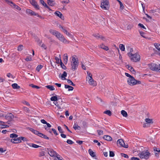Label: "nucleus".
<instances>
[{
	"mask_svg": "<svg viewBox=\"0 0 160 160\" xmlns=\"http://www.w3.org/2000/svg\"><path fill=\"white\" fill-rule=\"evenodd\" d=\"M41 47L45 49H46L47 48V47L46 46V45L44 43H42L41 46Z\"/></svg>",
	"mask_w": 160,
	"mask_h": 160,
	"instance_id": "338daca9",
	"label": "nucleus"
},
{
	"mask_svg": "<svg viewBox=\"0 0 160 160\" xmlns=\"http://www.w3.org/2000/svg\"><path fill=\"white\" fill-rule=\"evenodd\" d=\"M26 12L28 14L30 15L31 16H36L37 17H39L41 19H44V17L41 16L39 15V14L36 13L31 9H27L26 11Z\"/></svg>",
	"mask_w": 160,
	"mask_h": 160,
	"instance_id": "1a4fd4ad",
	"label": "nucleus"
},
{
	"mask_svg": "<svg viewBox=\"0 0 160 160\" xmlns=\"http://www.w3.org/2000/svg\"><path fill=\"white\" fill-rule=\"evenodd\" d=\"M88 152L90 155L93 157L95 159H97L96 157V156L94 152L91 149H89L88 150Z\"/></svg>",
	"mask_w": 160,
	"mask_h": 160,
	"instance_id": "6ab92c4d",
	"label": "nucleus"
},
{
	"mask_svg": "<svg viewBox=\"0 0 160 160\" xmlns=\"http://www.w3.org/2000/svg\"><path fill=\"white\" fill-rule=\"evenodd\" d=\"M29 86L32 87L33 88H36L37 89H39L40 87L34 85L32 84H30L29 85Z\"/></svg>",
	"mask_w": 160,
	"mask_h": 160,
	"instance_id": "37998d69",
	"label": "nucleus"
},
{
	"mask_svg": "<svg viewBox=\"0 0 160 160\" xmlns=\"http://www.w3.org/2000/svg\"><path fill=\"white\" fill-rule=\"evenodd\" d=\"M127 68L133 74H135L136 72L135 70L134 69L132 68L131 66H129V65H127Z\"/></svg>",
	"mask_w": 160,
	"mask_h": 160,
	"instance_id": "412c9836",
	"label": "nucleus"
},
{
	"mask_svg": "<svg viewBox=\"0 0 160 160\" xmlns=\"http://www.w3.org/2000/svg\"><path fill=\"white\" fill-rule=\"evenodd\" d=\"M131 160H140V159L138 158L133 157L131 158Z\"/></svg>",
	"mask_w": 160,
	"mask_h": 160,
	"instance_id": "69168bd1",
	"label": "nucleus"
},
{
	"mask_svg": "<svg viewBox=\"0 0 160 160\" xmlns=\"http://www.w3.org/2000/svg\"><path fill=\"white\" fill-rule=\"evenodd\" d=\"M93 35L97 39H99L100 36V35L98 34H94Z\"/></svg>",
	"mask_w": 160,
	"mask_h": 160,
	"instance_id": "864d4df0",
	"label": "nucleus"
},
{
	"mask_svg": "<svg viewBox=\"0 0 160 160\" xmlns=\"http://www.w3.org/2000/svg\"><path fill=\"white\" fill-rule=\"evenodd\" d=\"M54 104L57 106L58 108L61 109V106L58 103V102L56 101H55L53 102Z\"/></svg>",
	"mask_w": 160,
	"mask_h": 160,
	"instance_id": "8fccbe9b",
	"label": "nucleus"
},
{
	"mask_svg": "<svg viewBox=\"0 0 160 160\" xmlns=\"http://www.w3.org/2000/svg\"><path fill=\"white\" fill-rule=\"evenodd\" d=\"M114 156V152L112 151H110L109 156L110 157H113Z\"/></svg>",
	"mask_w": 160,
	"mask_h": 160,
	"instance_id": "052dcab7",
	"label": "nucleus"
},
{
	"mask_svg": "<svg viewBox=\"0 0 160 160\" xmlns=\"http://www.w3.org/2000/svg\"><path fill=\"white\" fill-rule=\"evenodd\" d=\"M10 141L13 143H18L22 142V141L19 139V137L12 138L11 139Z\"/></svg>",
	"mask_w": 160,
	"mask_h": 160,
	"instance_id": "4468645a",
	"label": "nucleus"
},
{
	"mask_svg": "<svg viewBox=\"0 0 160 160\" xmlns=\"http://www.w3.org/2000/svg\"><path fill=\"white\" fill-rule=\"evenodd\" d=\"M18 135L15 133H12L10 135V137L12 138H17Z\"/></svg>",
	"mask_w": 160,
	"mask_h": 160,
	"instance_id": "4c0bfd02",
	"label": "nucleus"
},
{
	"mask_svg": "<svg viewBox=\"0 0 160 160\" xmlns=\"http://www.w3.org/2000/svg\"><path fill=\"white\" fill-rule=\"evenodd\" d=\"M54 160H62V158L58 154H57L56 156H54Z\"/></svg>",
	"mask_w": 160,
	"mask_h": 160,
	"instance_id": "f704fd0d",
	"label": "nucleus"
},
{
	"mask_svg": "<svg viewBox=\"0 0 160 160\" xmlns=\"http://www.w3.org/2000/svg\"><path fill=\"white\" fill-rule=\"evenodd\" d=\"M9 2L10 3V5L12 6L13 7V8H16L18 10H21V8L18 6L17 5H15V4L13 3L12 2Z\"/></svg>",
	"mask_w": 160,
	"mask_h": 160,
	"instance_id": "a211bd4d",
	"label": "nucleus"
},
{
	"mask_svg": "<svg viewBox=\"0 0 160 160\" xmlns=\"http://www.w3.org/2000/svg\"><path fill=\"white\" fill-rule=\"evenodd\" d=\"M12 86L14 89H19L20 88V87L16 83L12 84Z\"/></svg>",
	"mask_w": 160,
	"mask_h": 160,
	"instance_id": "b1692460",
	"label": "nucleus"
},
{
	"mask_svg": "<svg viewBox=\"0 0 160 160\" xmlns=\"http://www.w3.org/2000/svg\"><path fill=\"white\" fill-rule=\"evenodd\" d=\"M63 59L65 63H67L68 60V56L67 53L65 54L63 56Z\"/></svg>",
	"mask_w": 160,
	"mask_h": 160,
	"instance_id": "bb28decb",
	"label": "nucleus"
},
{
	"mask_svg": "<svg viewBox=\"0 0 160 160\" xmlns=\"http://www.w3.org/2000/svg\"><path fill=\"white\" fill-rule=\"evenodd\" d=\"M45 155V152L44 151H42L39 152V156L41 157Z\"/></svg>",
	"mask_w": 160,
	"mask_h": 160,
	"instance_id": "5fc2aeb1",
	"label": "nucleus"
},
{
	"mask_svg": "<svg viewBox=\"0 0 160 160\" xmlns=\"http://www.w3.org/2000/svg\"><path fill=\"white\" fill-rule=\"evenodd\" d=\"M30 2L32 6L35 5L37 3L35 0H30Z\"/></svg>",
	"mask_w": 160,
	"mask_h": 160,
	"instance_id": "6e6d98bb",
	"label": "nucleus"
},
{
	"mask_svg": "<svg viewBox=\"0 0 160 160\" xmlns=\"http://www.w3.org/2000/svg\"><path fill=\"white\" fill-rule=\"evenodd\" d=\"M33 133L35 134L38 135V136H39L40 134L41 133L40 132H39L38 131H36V130H34V132H33Z\"/></svg>",
	"mask_w": 160,
	"mask_h": 160,
	"instance_id": "13d9d810",
	"label": "nucleus"
},
{
	"mask_svg": "<svg viewBox=\"0 0 160 160\" xmlns=\"http://www.w3.org/2000/svg\"><path fill=\"white\" fill-rule=\"evenodd\" d=\"M64 33L66 34L68 36L72 38L73 37L72 35L69 32H68L67 30L66 29L63 30V32Z\"/></svg>",
	"mask_w": 160,
	"mask_h": 160,
	"instance_id": "393cba45",
	"label": "nucleus"
},
{
	"mask_svg": "<svg viewBox=\"0 0 160 160\" xmlns=\"http://www.w3.org/2000/svg\"><path fill=\"white\" fill-rule=\"evenodd\" d=\"M46 87L51 91H53L55 90V88L52 86L48 85L46 86Z\"/></svg>",
	"mask_w": 160,
	"mask_h": 160,
	"instance_id": "e433bc0d",
	"label": "nucleus"
},
{
	"mask_svg": "<svg viewBox=\"0 0 160 160\" xmlns=\"http://www.w3.org/2000/svg\"><path fill=\"white\" fill-rule=\"evenodd\" d=\"M22 103L23 104H25L27 106H30L29 103L28 102H27L26 101H23Z\"/></svg>",
	"mask_w": 160,
	"mask_h": 160,
	"instance_id": "680f3d73",
	"label": "nucleus"
},
{
	"mask_svg": "<svg viewBox=\"0 0 160 160\" xmlns=\"http://www.w3.org/2000/svg\"><path fill=\"white\" fill-rule=\"evenodd\" d=\"M104 113L108 115L109 116H110L111 115V112L109 110L105 111L104 112Z\"/></svg>",
	"mask_w": 160,
	"mask_h": 160,
	"instance_id": "79ce46f5",
	"label": "nucleus"
},
{
	"mask_svg": "<svg viewBox=\"0 0 160 160\" xmlns=\"http://www.w3.org/2000/svg\"><path fill=\"white\" fill-rule=\"evenodd\" d=\"M103 138L107 140L111 141L112 138L111 137L108 135H104L103 137Z\"/></svg>",
	"mask_w": 160,
	"mask_h": 160,
	"instance_id": "4be33fe9",
	"label": "nucleus"
},
{
	"mask_svg": "<svg viewBox=\"0 0 160 160\" xmlns=\"http://www.w3.org/2000/svg\"><path fill=\"white\" fill-rule=\"evenodd\" d=\"M119 3L120 5V9H122L124 8V6L122 2L119 0H117Z\"/></svg>",
	"mask_w": 160,
	"mask_h": 160,
	"instance_id": "49530a36",
	"label": "nucleus"
},
{
	"mask_svg": "<svg viewBox=\"0 0 160 160\" xmlns=\"http://www.w3.org/2000/svg\"><path fill=\"white\" fill-rule=\"evenodd\" d=\"M58 130L59 131L60 133H62L63 132L60 126H58Z\"/></svg>",
	"mask_w": 160,
	"mask_h": 160,
	"instance_id": "0e129e2a",
	"label": "nucleus"
},
{
	"mask_svg": "<svg viewBox=\"0 0 160 160\" xmlns=\"http://www.w3.org/2000/svg\"><path fill=\"white\" fill-rule=\"evenodd\" d=\"M81 64L82 68L84 70L86 69L85 66L88 67V66H89L90 65V64H89V62L88 61L86 62H81Z\"/></svg>",
	"mask_w": 160,
	"mask_h": 160,
	"instance_id": "f8f14e48",
	"label": "nucleus"
},
{
	"mask_svg": "<svg viewBox=\"0 0 160 160\" xmlns=\"http://www.w3.org/2000/svg\"><path fill=\"white\" fill-rule=\"evenodd\" d=\"M117 143L118 144H119L120 146L122 147H124L125 148H127L128 147L127 145H125L122 139L118 140Z\"/></svg>",
	"mask_w": 160,
	"mask_h": 160,
	"instance_id": "9b49d317",
	"label": "nucleus"
},
{
	"mask_svg": "<svg viewBox=\"0 0 160 160\" xmlns=\"http://www.w3.org/2000/svg\"><path fill=\"white\" fill-rule=\"evenodd\" d=\"M40 2L42 4L44 7L48 8V6L47 5L46 3L43 0H40Z\"/></svg>",
	"mask_w": 160,
	"mask_h": 160,
	"instance_id": "c9c22d12",
	"label": "nucleus"
},
{
	"mask_svg": "<svg viewBox=\"0 0 160 160\" xmlns=\"http://www.w3.org/2000/svg\"><path fill=\"white\" fill-rule=\"evenodd\" d=\"M97 132L99 135L103 134V131L102 130H98Z\"/></svg>",
	"mask_w": 160,
	"mask_h": 160,
	"instance_id": "e2e57ef3",
	"label": "nucleus"
},
{
	"mask_svg": "<svg viewBox=\"0 0 160 160\" xmlns=\"http://www.w3.org/2000/svg\"><path fill=\"white\" fill-rule=\"evenodd\" d=\"M128 84L130 85H133L137 84H140V82L136 80L132 76L128 78Z\"/></svg>",
	"mask_w": 160,
	"mask_h": 160,
	"instance_id": "6e6552de",
	"label": "nucleus"
},
{
	"mask_svg": "<svg viewBox=\"0 0 160 160\" xmlns=\"http://www.w3.org/2000/svg\"><path fill=\"white\" fill-rule=\"evenodd\" d=\"M153 150L154 152L155 156L156 157L158 158L159 157V154L160 152L159 149L156 147H154L153 148Z\"/></svg>",
	"mask_w": 160,
	"mask_h": 160,
	"instance_id": "ddd939ff",
	"label": "nucleus"
},
{
	"mask_svg": "<svg viewBox=\"0 0 160 160\" xmlns=\"http://www.w3.org/2000/svg\"><path fill=\"white\" fill-rule=\"evenodd\" d=\"M27 61H29L32 60V58L31 57H27L25 59Z\"/></svg>",
	"mask_w": 160,
	"mask_h": 160,
	"instance_id": "4d7b16f0",
	"label": "nucleus"
},
{
	"mask_svg": "<svg viewBox=\"0 0 160 160\" xmlns=\"http://www.w3.org/2000/svg\"><path fill=\"white\" fill-rule=\"evenodd\" d=\"M99 47L106 51H108L109 49V48L107 46H105L103 44L100 45Z\"/></svg>",
	"mask_w": 160,
	"mask_h": 160,
	"instance_id": "cd10ccee",
	"label": "nucleus"
},
{
	"mask_svg": "<svg viewBox=\"0 0 160 160\" xmlns=\"http://www.w3.org/2000/svg\"><path fill=\"white\" fill-rule=\"evenodd\" d=\"M67 81L68 83L70 85H72L73 86H75V84H74L73 82L70 80L67 79Z\"/></svg>",
	"mask_w": 160,
	"mask_h": 160,
	"instance_id": "de8ad7c7",
	"label": "nucleus"
},
{
	"mask_svg": "<svg viewBox=\"0 0 160 160\" xmlns=\"http://www.w3.org/2000/svg\"><path fill=\"white\" fill-rule=\"evenodd\" d=\"M154 45L155 48L159 51H160V44L157 43H155ZM160 55V53L158 54Z\"/></svg>",
	"mask_w": 160,
	"mask_h": 160,
	"instance_id": "7c9ffc66",
	"label": "nucleus"
},
{
	"mask_svg": "<svg viewBox=\"0 0 160 160\" xmlns=\"http://www.w3.org/2000/svg\"><path fill=\"white\" fill-rule=\"evenodd\" d=\"M71 65L72 69L74 71L77 69L78 67V60L77 58H75L74 57H72V59Z\"/></svg>",
	"mask_w": 160,
	"mask_h": 160,
	"instance_id": "423d86ee",
	"label": "nucleus"
},
{
	"mask_svg": "<svg viewBox=\"0 0 160 160\" xmlns=\"http://www.w3.org/2000/svg\"><path fill=\"white\" fill-rule=\"evenodd\" d=\"M67 142L69 144H72L73 143V142L70 140H69V139H68V140L67 141Z\"/></svg>",
	"mask_w": 160,
	"mask_h": 160,
	"instance_id": "774afa93",
	"label": "nucleus"
},
{
	"mask_svg": "<svg viewBox=\"0 0 160 160\" xmlns=\"http://www.w3.org/2000/svg\"><path fill=\"white\" fill-rule=\"evenodd\" d=\"M48 4L51 6H53L54 5V2L51 0H48Z\"/></svg>",
	"mask_w": 160,
	"mask_h": 160,
	"instance_id": "473e14b6",
	"label": "nucleus"
},
{
	"mask_svg": "<svg viewBox=\"0 0 160 160\" xmlns=\"http://www.w3.org/2000/svg\"><path fill=\"white\" fill-rule=\"evenodd\" d=\"M60 57L59 58L56 57L55 59L56 60V63L58 64L62 62L61 60L60 59Z\"/></svg>",
	"mask_w": 160,
	"mask_h": 160,
	"instance_id": "58836bf2",
	"label": "nucleus"
},
{
	"mask_svg": "<svg viewBox=\"0 0 160 160\" xmlns=\"http://www.w3.org/2000/svg\"><path fill=\"white\" fill-rule=\"evenodd\" d=\"M73 128L75 130H79L81 129V127L79 126L77 123H75L73 126Z\"/></svg>",
	"mask_w": 160,
	"mask_h": 160,
	"instance_id": "5701e85b",
	"label": "nucleus"
},
{
	"mask_svg": "<svg viewBox=\"0 0 160 160\" xmlns=\"http://www.w3.org/2000/svg\"><path fill=\"white\" fill-rule=\"evenodd\" d=\"M23 46L22 45H19L18 47V51H22L23 48Z\"/></svg>",
	"mask_w": 160,
	"mask_h": 160,
	"instance_id": "603ef678",
	"label": "nucleus"
},
{
	"mask_svg": "<svg viewBox=\"0 0 160 160\" xmlns=\"http://www.w3.org/2000/svg\"><path fill=\"white\" fill-rule=\"evenodd\" d=\"M67 73L64 71L62 74H60L59 75V77L61 78L62 80H65V77L67 76Z\"/></svg>",
	"mask_w": 160,
	"mask_h": 160,
	"instance_id": "aec40b11",
	"label": "nucleus"
},
{
	"mask_svg": "<svg viewBox=\"0 0 160 160\" xmlns=\"http://www.w3.org/2000/svg\"><path fill=\"white\" fill-rule=\"evenodd\" d=\"M49 32L55 36L58 31L52 29H51L49 30Z\"/></svg>",
	"mask_w": 160,
	"mask_h": 160,
	"instance_id": "2f4dec72",
	"label": "nucleus"
},
{
	"mask_svg": "<svg viewBox=\"0 0 160 160\" xmlns=\"http://www.w3.org/2000/svg\"><path fill=\"white\" fill-rule=\"evenodd\" d=\"M31 146L33 148H38L39 147H41L40 146H39L38 145H36V144L34 143H32Z\"/></svg>",
	"mask_w": 160,
	"mask_h": 160,
	"instance_id": "c03bdc74",
	"label": "nucleus"
},
{
	"mask_svg": "<svg viewBox=\"0 0 160 160\" xmlns=\"http://www.w3.org/2000/svg\"><path fill=\"white\" fill-rule=\"evenodd\" d=\"M121 114L124 117H127L128 116L127 112L124 110H122L121 111Z\"/></svg>",
	"mask_w": 160,
	"mask_h": 160,
	"instance_id": "c85d7f7f",
	"label": "nucleus"
},
{
	"mask_svg": "<svg viewBox=\"0 0 160 160\" xmlns=\"http://www.w3.org/2000/svg\"><path fill=\"white\" fill-rule=\"evenodd\" d=\"M138 156L141 159L147 160L151 156V153L148 150H144L139 152Z\"/></svg>",
	"mask_w": 160,
	"mask_h": 160,
	"instance_id": "7ed1b4c3",
	"label": "nucleus"
},
{
	"mask_svg": "<svg viewBox=\"0 0 160 160\" xmlns=\"http://www.w3.org/2000/svg\"><path fill=\"white\" fill-rule=\"evenodd\" d=\"M39 136L45 139H49V138L47 136L41 133L40 134V135Z\"/></svg>",
	"mask_w": 160,
	"mask_h": 160,
	"instance_id": "a19ab883",
	"label": "nucleus"
},
{
	"mask_svg": "<svg viewBox=\"0 0 160 160\" xmlns=\"http://www.w3.org/2000/svg\"><path fill=\"white\" fill-rule=\"evenodd\" d=\"M51 101H56L58 100V98L56 96L52 97L50 98Z\"/></svg>",
	"mask_w": 160,
	"mask_h": 160,
	"instance_id": "ea45409f",
	"label": "nucleus"
},
{
	"mask_svg": "<svg viewBox=\"0 0 160 160\" xmlns=\"http://www.w3.org/2000/svg\"><path fill=\"white\" fill-rule=\"evenodd\" d=\"M65 88H68V91H72L74 88L73 87L68 85H65Z\"/></svg>",
	"mask_w": 160,
	"mask_h": 160,
	"instance_id": "a878e982",
	"label": "nucleus"
},
{
	"mask_svg": "<svg viewBox=\"0 0 160 160\" xmlns=\"http://www.w3.org/2000/svg\"><path fill=\"white\" fill-rule=\"evenodd\" d=\"M121 156L122 157H124L125 158H128V156L124 153H121Z\"/></svg>",
	"mask_w": 160,
	"mask_h": 160,
	"instance_id": "bf43d9fd",
	"label": "nucleus"
},
{
	"mask_svg": "<svg viewBox=\"0 0 160 160\" xmlns=\"http://www.w3.org/2000/svg\"><path fill=\"white\" fill-rule=\"evenodd\" d=\"M54 14L57 16L59 17L62 20L64 19V16H63L62 13H61L60 12L58 11H56L55 12H54Z\"/></svg>",
	"mask_w": 160,
	"mask_h": 160,
	"instance_id": "f3484780",
	"label": "nucleus"
},
{
	"mask_svg": "<svg viewBox=\"0 0 160 160\" xmlns=\"http://www.w3.org/2000/svg\"><path fill=\"white\" fill-rule=\"evenodd\" d=\"M4 117L7 120H10L14 118V116L12 113H9L5 115Z\"/></svg>",
	"mask_w": 160,
	"mask_h": 160,
	"instance_id": "dca6fc26",
	"label": "nucleus"
},
{
	"mask_svg": "<svg viewBox=\"0 0 160 160\" xmlns=\"http://www.w3.org/2000/svg\"><path fill=\"white\" fill-rule=\"evenodd\" d=\"M101 8L103 10H108L110 5L108 0H101Z\"/></svg>",
	"mask_w": 160,
	"mask_h": 160,
	"instance_id": "20e7f679",
	"label": "nucleus"
},
{
	"mask_svg": "<svg viewBox=\"0 0 160 160\" xmlns=\"http://www.w3.org/2000/svg\"><path fill=\"white\" fill-rule=\"evenodd\" d=\"M140 34V35L143 38H147L146 36V34L145 33L141 32L140 31L139 32Z\"/></svg>",
	"mask_w": 160,
	"mask_h": 160,
	"instance_id": "a18cd8bd",
	"label": "nucleus"
},
{
	"mask_svg": "<svg viewBox=\"0 0 160 160\" xmlns=\"http://www.w3.org/2000/svg\"><path fill=\"white\" fill-rule=\"evenodd\" d=\"M87 75L86 77V81L88 84L93 87L97 86V82L92 78V74L89 71L87 72Z\"/></svg>",
	"mask_w": 160,
	"mask_h": 160,
	"instance_id": "f257e3e1",
	"label": "nucleus"
},
{
	"mask_svg": "<svg viewBox=\"0 0 160 160\" xmlns=\"http://www.w3.org/2000/svg\"><path fill=\"white\" fill-rule=\"evenodd\" d=\"M34 8L37 10H39L40 9V7L39 5L37 4V3L33 6Z\"/></svg>",
	"mask_w": 160,
	"mask_h": 160,
	"instance_id": "3c124183",
	"label": "nucleus"
},
{
	"mask_svg": "<svg viewBox=\"0 0 160 160\" xmlns=\"http://www.w3.org/2000/svg\"><path fill=\"white\" fill-rule=\"evenodd\" d=\"M42 67V66L41 65H40L37 67L36 69L39 72Z\"/></svg>",
	"mask_w": 160,
	"mask_h": 160,
	"instance_id": "09e8293b",
	"label": "nucleus"
},
{
	"mask_svg": "<svg viewBox=\"0 0 160 160\" xmlns=\"http://www.w3.org/2000/svg\"><path fill=\"white\" fill-rule=\"evenodd\" d=\"M148 65L149 68L152 70L156 71L160 70L159 69V66L155 63H151L150 64H148Z\"/></svg>",
	"mask_w": 160,
	"mask_h": 160,
	"instance_id": "9d476101",
	"label": "nucleus"
},
{
	"mask_svg": "<svg viewBox=\"0 0 160 160\" xmlns=\"http://www.w3.org/2000/svg\"><path fill=\"white\" fill-rule=\"evenodd\" d=\"M145 122L143 124V128H148L153 123V120L149 118H146L145 120Z\"/></svg>",
	"mask_w": 160,
	"mask_h": 160,
	"instance_id": "0eeeda50",
	"label": "nucleus"
},
{
	"mask_svg": "<svg viewBox=\"0 0 160 160\" xmlns=\"http://www.w3.org/2000/svg\"><path fill=\"white\" fill-rule=\"evenodd\" d=\"M119 48L122 51H125V47L123 44H119Z\"/></svg>",
	"mask_w": 160,
	"mask_h": 160,
	"instance_id": "c756f323",
	"label": "nucleus"
},
{
	"mask_svg": "<svg viewBox=\"0 0 160 160\" xmlns=\"http://www.w3.org/2000/svg\"><path fill=\"white\" fill-rule=\"evenodd\" d=\"M55 36L60 41L64 43L68 44L69 43V41L67 40L58 31Z\"/></svg>",
	"mask_w": 160,
	"mask_h": 160,
	"instance_id": "39448f33",
	"label": "nucleus"
},
{
	"mask_svg": "<svg viewBox=\"0 0 160 160\" xmlns=\"http://www.w3.org/2000/svg\"><path fill=\"white\" fill-rule=\"evenodd\" d=\"M48 153L51 157H54L56 156L57 154L52 149H49L48 150Z\"/></svg>",
	"mask_w": 160,
	"mask_h": 160,
	"instance_id": "2eb2a0df",
	"label": "nucleus"
},
{
	"mask_svg": "<svg viewBox=\"0 0 160 160\" xmlns=\"http://www.w3.org/2000/svg\"><path fill=\"white\" fill-rule=\"evenodd\" d=\"M132 51V48L130 49V52L128 53L130 60L132 62H137L139 61L140 60V55L138 53L133 54L131 52Z\"/></svg>",
	"mask_w": 160,
	"mask_h": 160,
	"instance_id": "f03ea898",
	"label": "nucleus"
},
{
	"mask_svg": "<svg viewBox=\"0 0 160 160\" xmlns=\"http://www.w3.org/2000/svg\"><path fill=\"white\" fill-rule=\"evenodd\" d=\"M19 139L21 141L22 140L23 141V142H27L28 141V140L26 138L23 137H19Z\"/></svg>",
	"mask_w": 160,
	"mask_h": 160,
	"instance_id": "72a5a7b5",
	"label": "nucleus"
}]
</instances>
